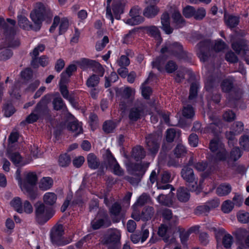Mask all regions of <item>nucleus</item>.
<instances>
[{
    "instance_id": "nucleus-1",
    "label": "nucleus",
    "mask_w": 249,
    "mask_h": 249,
    "mask_svg": "<svg viewBox=\"0 0 249 249\" xmlns=\"http://www.w3.org/2000/svg\"><path fill=\"white\" fill-rule=\"evenodd\" d=\"M226 47V43L221 39L216 41L214 44L212 43L210 39H205L196 45V53L201 61L205 62L208 59L210 50H214V51L219 52L223 51Z\"/></svg>"
},
{
    "instance_id": "nucleus-2",
    "label": "nucleus",
    "mask_w": 249,
    "mask_h": 249,
    "mask_svg": "<svg viewBox=\"0 0 249 249\" xmlns=\"http://www.w3.org/2000/svg\"><path fill=\"white\" fill-rule=\"evenodd\" d=\"M52 15L51 9L47 5L41 2L36 3L34 9L31 12L30 15L31 19L36 25L35 28L36 31L40 30L45 18Z\"/></svg>"
},
{
    "instance_id": "nucleus-3",
    "label": "nucleus",
    "mask_w": 249,
    "mask_h": 249,
    "mask_svg": "<svg viewBox=\"0 0 249 249\" xmlns=\"http://www.w3.org/2000/svg\"><path fill=\"white\" fill-rule=\"evenodd\" d=\"M35 206L36 220L40 224L46 223L54 214L53 210L46 207L44 203L38 202Z\"/></svg>"
},
{
    "instance_id": "nucleus-4",
    "label": "nucleus",
    "mask_w": 249,
    "mask_h": 249,
    "mask_svg": "<svg viewBox=\"0 0 249 249\" xmlns=\"http://www.w3.org/2000/svg\"><path fill=\"white\" fill-rule=\"evenodd\" d=\"M180 175L187 183V185L191 191H195L196 190L198 178L192 168L188 166H183L180 172Z\"/></svg>"
},
{
    "instance_id": "nucleus-5",
    "label": "nucleus",
    "mask_w": 249,
    "mask_h": 249,
    "mask_svg": "<svg viewBox=\"0 0 249 249\" xmlns=\"http://www.w3.org/2000/svg\"><path fill=\"white\" fill-rule=\"evenodd\" d=\"M209 149L213 153H215V158L218 160H225L228 157L224 144L218 139H212L209 143Z\"/></svg>"
},
{
    "instance_id": "nucleus-6",
    "label": "nucleus",
    "mask_w": 249,
    "mask_h": 249,
    "mask_svg": "<svg viewBox=\"0 0 249 249\" xmlns=\"http://www.w3.org/2000/svg\"><path fill=\"white\" fill-rule=\"evenodd\" d=\"M7 21L11 25V26H9L8 25V35L5 36L4 44L1 45V46L3 47H16L18 46L19 45V41L18 39L15 37L16 32L14 26L16 24V21L10 18H7ZM3 43V41L2 40L0 42V44Z\"/></svg>"
},
{
    "instance_id": "nucleus-7",
    "label": "nucleus",
    "mask_w": 249,
    "mask_h": 249,
    "mask_svg": "<svg viewBox=\"0 0 249 249\" xmlns=\"http://www.w3.org/2000/svg\"><path fill=\"white\" fill-rule=\"evenodd\" d=\"M160 137L156 133H150L145 137L146 147L150 153L155 156L160 148Z\"/></svg>"
},
{
    "instance_id": "nucleus-8",
    "label": "nucleus",
    "mask_w": 249,
    "mask_h": 249,
    "mask_svg": "<svg viewBox=\"0 0 249 249\" xmlns=\"http://www.w3.org/2000/svg\"><path fill=\"white\" fill-rule=\"evenodd\" d=\"M152 65L153 68H157L161 72L166 71L168 73H172L178 69V65L173 60L168 61L163 66L162 59L160 57H157L153 60L152 62Z\"/></svg>"
},
{
    "instance_id": "nucleus-9",
    "label": "nucleus",
    "mask_w": 249,
    "mask_h": 249,
    "mask_svg": "<svg viewBox=\"0 0 249 249\" xmlns=\"http://www.w3.org/2000/svg\"><path fill=\"white\" fill-rule=\"evenodd\" d=\"M160 52L179 57L183 53V47L179 42L168 41L163 46Z\"/></svg>"
},
{
    "instance_id": "nucleus-10",
    "label": "nucleus",
    "mask_w": 249,
    "mask_h": 249,
    "mask_svg": "<svg viewBox=\"0 0 249 249\" xmlns=\"http://www.w3.org/2000/svg\"><path fill=\"white\" fill-rule=\"evenodd\" d=\"M121 234L118 230H114L106 235L103 243L109 246V249H119L120 248Z\"/></svg>"
},
{
    "instance_id": "nucleus-11",
    "label": "nucleus",
    "mask_w": 249,
    "mask_h": 249,
    "mask_svg": "<svg viewBox=\"0 0 249 249\" xmlns=\"http://www.w3.org/2000/svg\"><path fill=\"white\" fill-rule=\"evenodd\" d=\"M148 166L147 164L145 167L139 163L135 164L133 165L132 175L133 177L127 176L125 178V179L130 182L132 185H137L141 180L142 176L144 174L146 171V167Z\"/></svg>"
},
{
    "instance_id": "nucleus-12",
    "label": "nucleus",
    "mask_w": 249,
    "mask_h": 249,
    "mask_svg": "<svg viewBox=\"0 0 249 249\" xmlns=\"http://www.w3.org/2000/svg\"><path fill=\"white\" fill-rule=\"evenodd\" d=\"M145 105L142 102L135 104L128 111V117L131 123H134L141 119L145 115Z\"/></svg>"
},
{
    "instance_id": "nucleus-13",
    "label": "nucleus",
    "mask_w": 249,
    "mask_h": 249,
    "mask_svg": "<svg viewBox=\"0 0 249 249\" xmlns=\"http://www.w3.org/2000/svg\"><path fill=\"white\" fill-rule=\"evenodd\" d=\"M111 224L107 212L100 211L98 213V218L91 221V225L93 230H98L101 228H107Z\"/></svg>"
},
{
    "instance_id": "nucleus-14",
    "label": "nucleus",
    "mask_w": 249,
    "mask_h": 249,
    "mask_svg": "<svg viewBox=\"0 0 249 249\" xmlns=\"http://www.w3.org/2000/svg\"><path fill=\"white\" fill-rule=\"evenodd\" d=\"M50 100L51 98L49 95H44L36 105L34 112L38 114L40 117L47 115L49 111L47 105Z\"/></svg>"
},
{
    "instance_id": "nucleus-15",
    "label": "nucleus",
    "mask_w": 249,
    "mask_h": 249,
    "mask_svg": "<svg viewBox=\"0 0 249 249\" xmlns=\"http://www.w3.org/2000/svg\"><path fill=\"white\" fill-rule=\"evenodd\" d=\"M64 234L63 226L61 224L55 225L51 231V239L53 244L61 245V240Z\"/></svg>"
},
{
    "instance_id": "nucleus-16",
    "label": "nucleus",
    "mask_w": 249,
    "mask_h": 249,
    "mask_svg": "<svg viewBox=\"0 0 249 249\" xmlns=\"http://www.w3.org/2000/svg\"><path fill=\"white\" fill-rule=\"evenodd\" d=\"M109 212L113 222L120 221L122 216V208L120 203H114L109 209Z\"/></svg>"
},
{
    "instance_id": "nucleus-17",
    "label": "nucleus",
    "mask_w": 249,
    "mask_h": 249,
    "mask_svg": "<svg viewBox=\"0 0 249 249\" xmlns=\"http://www.w3.org/2000/svg\"><path fill=\"white\" fill-rule=\"evenodd\" d=\"M129 15L131 18L126 20V24L130 25H138L143 21V18L139 15V9L134 7L131 9Z\"/></svg>"
},
{
    "instance_id": "nucleus-18",
    "label": "nucleus",
    "mask_w": 249,
    "mask_h": 249,
    "mask_svg": "<svg viewBox=\"0 0 249 249\" xmlns=\"http://www.w3.org/2000/svg\"><path fill=\"white\" fill-rule=\"evenodd\" d=\"M161 29L167 35L171 34L173 32V28L170 26L169 15L167 12H164L161 16Z\"/></svg>"
},
{
    "instance_id": "nucleus-19",
    "label": "nucleus",
    "mask_w": 249,
    "mask_h": 249,
    "mask_svg": "<svg viewBox=\"0 0 249 249\" xmlns=\"http://www.w3.org/2000/svg\"><path fill=\"white\" fill-rule=\"evenodd\" d=\"M157 3H147L149 5L144 8L143 15L147 18H153L157 16L160 11V9L156 5Z\"/></svg>"
},
{
    "instance_id": "nucleus-20",
    "label": "nucleus",
    "mask_w": 249,
    "mask_h": 249,
    "mask_svg": "<svg viewBox=\"0 0 249 249\" xmlns=\"http://www.w3.org/2000/svg\"><path fill=\"white\" fill-rule=\"evenodd\" d=\"M45 46L44 45L40 44L35 47L33 52L31 53L32 57L31 65L33 68H37L38 67L37 56L40 53L42 52L45 50Z\"/></svg>"
},
{
    "instance_id": "nucleus-21",
    "label": "nucleus",
    "mask_w": 249,
    "mask_h": 249,
    "mask_svg": "<svg viewBox=\"0 0 249 249\" xmlns=\"http://www.w3.org/2000/svg\"><path fill=\"white\" fill-rule=\"evenodd\" d=\"M20 188L30 199L33 200L36 198L38 195L37 190L34 186L29 185L27 183H22L20 185Z\"/></svg>"
},
{
    "instance_id": "nucleus-22",
    "label": "nucleus",
    "mask_w": 249,
    "mask_h": 249,
    "mask_svg": "<svg viewBox=\"0 0 249 249\" xmlns=\"http://www.w3.org/2000/svg\"><path fill=\"white\" fill-rule=\"evenodd\" d=\"M124 4L121 0H114L113 1L112 9L116 19L121 18L120 15L124 13Z\"/></svg>"
},
{
    "instance_id": "nucleus-23",
    "label": "nucleus",
    "mask_w": 249,
    "mask_h": 249,
    "mask_svg": "<svg viewBox=\"0 0 249 249\" xmlns=\"http://www.w3.org/2000/svg\"><path fill=\"white\" fill-rule=\"evenodd\" d=\"M18 23L19 26L25 30H33L36 31L35 28L36 25H33L30 24V21L28 18L23 15H20L18 16Z\"/></svg>"
},
{
    "instance_id": "nucleus-24",
    "label": "nucleus",
    "mask_w": 249,
    "mask_h": 249,
    "mask_svg": "<svg viewBox=\"0 0 249 249\" xmlns=\"http://www.w3.org/2000/svg\"><path fill=\"white\" fill-rule=\"evenodd\" d=\"M209 118L212 122L209 124L208 129L212 132L216 133L220 129L221 125L220 120L215 116H210Z\"/></svg>"
},
{
    "instance_id": "nucleus-25",
    "label": "nucleus",
    "mask_w": 249,
    "mask_h": 249,
    "mask_svg": "<svg viewBox=\"0 0 249 249\" xmlns=\"http://www.w3.org/2000/svg\"><path fill=\"white\" fill-rule=\"evenodd\" d=\"M177 196L179 201L186 202L189 200L190 194L187 188L180 187L177 190Z\"/></svg>"
},
{
    "instance_id": "nucleus-26",
    "label": "nucleus",
    "mask_w": 249,
    "mask_h": 249,
    "mask_svg": "<svg viewBox=\"0 0 249 249\" xmlns=\"http://www.w3.org/2000/svg\"><path fill=\"white\" fill-rule=\"evenodd\" d=\"M77 67L74 64L70 65L61 74V79L60 83H63L66 82L69 78L72 75L73 71H76Z\"/></svg>"
},
{
    "instance_id": "nucleus-27",
    "label": "nucleus",
    "mask_w": 249,
    "mask_h": 249,
    "mask_svg": "<svg viewBox=\"0 0 249 249\" xmlns=\"http://www.w3.org/2000/svg\"><path fill=\"white\" fill-rule=\"evenodd\" d=\"M144 29L148 35L157 39L159 43H161L162 39L160 36V32L156 26H146L144 28Z\"/></svg>"
},
{
    "instance_id": "nucleus-28",
    "label": "nucleus",
    "mask_w": 249,
    "mask_h": 249,
    "mask_svg": "<svg viewBox=\"0 0 249 249\" xmlns=\"http://www.w3.org/2000/svg\"><path fill=\"white\" fill-rule=\"evenodd\" d=\"M232 48L237 54H239L242 51L246 52L248 50L246 41L243 39H240L233 42L232 43Z\"/></svg>"
},
{
    "instance_id": "nucleus-29",
    "label": "nucleus",
    "mask_w": 249,
    "mask_h": 249,
    "mask_svg": "<svg viewBox=\"0 0 249 249\" xmlns=\"http://www.w3.org/2000/svg\"><path fill=\"white\" fill-rule=\"evenodd\" d=\"M53 179L49 177H43L39 181L38 186L40 190L46 191L50 189L53 185Z\"/></svg>"
},
{
    "instance_id": "nucleus-30",
    "label": "nucleus",
    "mask_w": 249,
    "mask_h": 249,
    "mask_svg": "<svg viewBox=\"0 0 249 249\" xmlns=\"http://www.w3.org/2000/svg\"><path fill=\"white\" fill-rule=\"evenodd\" d=\"M145 156V151L143 147L137 146L132 151V157L137 161L143 159Z\"/></svg>"
},
{
    "instance_id": "nucleus-31",
    "label": "nucleus",
    "mask_w": 249,
    "mask_h": 249,
    "mask_svg": "<svg viewBox=\"0 0 249 249\" xmlns=\"http://www.w3.org/2000/svg\"><path fill=\"white\" fill-rule=\"evenodd\" d=\"M161 214L164 218L166 221L171 220V226H174L176 225L178 220L177 218L173 217L172 211L170 209L165 208L161 210Z\"/></svg>"
},
{
    "instance_id": "nucleus-32",
    "label": "nucleus",
    "mask_w": 249,
    "mask_h": 249,
    "mask_svg": "<svg viewBox=\"0 0 249 249\" xmlns=\"http://www.w3.org/2000/svg\"><path fill=\"white\" fill-rule=\"evenodd\" d=\"M89 167L92 169H96L100 165L99 160L93 153H89L87 156Z\"/></svg>"
},
{
    "instance_id": "nucleus-33",
    "label": "nucleus",
    "mask_w": 249,
    "mask_h": 249,
    "mask_svg": "<svg viewBox=\"0 0 249 249\" xmlns=\"http://www.w3.org/2000/svg\"><path fill=\"white\" fill-rule=\"evenodd\" d=\"M231 191V186L227 183L220 184L216 189V193L219 196L228 195Z\"/></svg>"
},
{
    "instance_id": "nucleus-34",
    "label": "nucleus",
    "mask_w": 249,
    "mask_h": 249,
    "mask_svg": "<svg viewBox=\"0 0 249 249\" xmlns=\"http://www.w3.org/2000/svg\"><path fill=\"white\" fill-rule=\"evenodd\" d=\"M225 22L228 27L230 28H233L238 25L239 17L233 15L225 16Z\"/></svg>"
},
{
    "instance_id": "nucleus-35",
    "label": "nucleus",
    "mask_w": 249,
    "mask_h": 249,
    "mask_svg": "<svg viewBox=\"0 0 249 249\" xmlns=\"http://www.w3.org/2000/svg\"><path fill=\"white\" fill-rule=\"evenodd\" d=\"M218 80L213 76L208 77L205 81V88L208 91H211L213 89L218 85Z\"/></svg>"
},
{
    "instance_id": "nucleus-36",
    "label": "nucleus",
    "mask_w": 249,
    "mask_h": 249,
    "mask_svg": "<svg viewBox=\"0 0 249 249\" xmlns=\"http://www.w3.org/2000/svg\"><path fill=\"white\" fill-rule=\"evenodd\" d=\"M57 196L52 192L46 193L43 196L44 203L48 205H53L56 202Z\"/></svg>"
},
{
    "instance_id": "nucleus-37",
    "label": "nucleus",
    "mask_w": 249,
    "mask_h": 249,
    "mask_svg": "<svg viewBox=\"0 0 249 249\" xmlns=\"http://www.w3.org/2000/svg\"><path fill=\"white\" fill-rule=\"evenodd\" d=\"M172 17L177 28H180L184 25L185 20L178 11H175Z\"/></svg>"
},
{
    "instance_id": "nucleus-38",
    "label": "nucleus",
    "mask_w": 249,
    "mask_h": 249,
    "mask_svg": "<svg viewBox=\"0 0 249 249\" xmlns=\"http://www.w3.org/2000/svg\"><path fill=\"white\" fill-rule=\"evenodd\" d=\"M233 80L231 78L224 79L221 84V88L223 91L229 92L233 88Z\"/></svg>"
},
{
    "instance_id": "nucleus-39",
    "label": "nucleus",
    "mask_w": 249,
    "mask_h": 249,
    "mask_svg": "<svg viewBox=\"0 0 249 249\" xmlns=\"http://www.w3.org/2000/svg\"><path fill=\"white\" fill-rule=\"evenodd\" d=\"M53 108L55 110H67V107L63 99L60 97H55L53 101Z\"/></svg>"
},
{
    "instance_id": "nucleus-40",
    "label": "nucleus",
    "mask_w": 249,
    "mask_h": 249,
    "mask_svg": "<svg viewBox=\"0 0 249 249\" xmlns=\"http://www.w3.org/2000/svg\"><path fill=\"white\" fill-rule=\"evenodd\" d=\"M142 220L148 221L150 219L154 213V210L152 207H145L142 212Z\"/></svg>"
},
{
    "instance_id": "nucleus-41",
    "label": "nucleus",
    "mask_w": 249,
    "mask_h": 249,
    "mask_svg": "<svg viewBox=\"0 0 249 249\" xmlns=\"http://www.w3.org/2000/svg\"><path fill=\"white\" fill-rule=\"evenodd\" d=\"M104 159L105 163L107 164L109 167H112L113 165L117 162L115 158L112 155L111 151L109 149H107L106 153L104 156Z\"/></svg>"
},
{
    "instance_id": "nucleus-42",
    "label": "nucleus",
    "mask_w": 249,
    "mask_h": 249,
    "mask_svg": "<svg viewBox=\"0 0 249 249\" xmlns=\"http://www.w3.org/2000/svg\"><path fill=\"white\" fill-rule=\"evenodd\" d=\"M100 82V77L96 74L91 75L86 81V85L88 88L97 87Z\"/></svg>"
},
{
    "instance_id": "nucleus-43",
    "label": "nucleus",
    "mask_w": 249,
    "mask_h": 249,
    "mask_svg": "<svg viewBox=\"0 0 249 249\" xmlns=\"http://www.w3.org/2000/svg\"><path fill=\"white\" fill-rule=\"evenodd\" d=\"M95 62V60L83 58L80 60L77 63L81 69L85 70L92 68Z\"/></svg>"
},
{
    "instance_id": "nucleus-44",
    "label": "nucleus",
    "mask_w": 249,
    "mask_h": 249,
    "mask_svg": "<svg viewBox=\"0 0 249 249\" xmlns=\"http://www.w3.org/2000/svg\"><path fill=\"white\" fill-rule=\"evenodd\" d=\"M68 129L75 132L76 136L82 133L83 131L81 124L77 122L70 123L68 125Z\"/></svg>"
},
{
    "instance_id": "nucleus-45",
    "label": "nucleus",
    "mask_w": 249,
    "mask_h": 249,
    "mask_svg": "<svg viewBox=\"0 0 249 249\" xmlns=\"http://www.w3.org/2000/svg\"><path fill=\"white\" fill-rule=\"evenodd\" d=\"M173 152L176 157L178 159L184 156L187 152V150L183 145L178 144L176 146Z\"/></svg>"
},
{
    "instance_id": "nucleus-46",
    "label": "nucleus",
    "mask_w": 249,
    "mask_h": 249,
    "mask_svg": "<svg viewBox=\"0 0 249 249\" xmlns=\"http://www.w3.org/2000/svg\"><path fill=\"white\" fill-rule=\"evenodd\" d=\"M11 205L18 213H23V208L22 207L21 200L18 197L13 198L10 202Z\"/></svg>"
},
{
    "instance_id": "nucleus-47",
    "label": "nucleus",
    "mask_w": 249,
    "mask_h": 249,
    "mask_svg": "<svg viewBox=\"0 0 249 249\" xmlns=\"http://www.w3.org/2000/svg\"><path fill=\"white\" fill-rule=\"evenodd\" d=\"M37 180V177L36 173L30 172L25 177V181L23 183H27L29 185L34 186Z\"/></svg>"
},
{
    "instance_id": "nucleus-48",
    "label": "nucleus",
    "mask_w": 249,
    "mask_h": 249,
    "mask_svg": "<svg viewBox=\"0 0 249 249\" xmlns=\"http://www.w3.org/2000/svg\"><path fill=\"white\" fill-rule=\"evenodd\" d=\"M116 126V124L111 120L106 121L103 125V130L107 133L113 132Z\"/></svg>"
},
{
    "instance_id": "nucleus-49",
    "label": "nucleus",
    "mask_w": 249,
    "mask_h": 249,
    "mask_svg": "<svg viewBox=\"0 0 249 249\" xmlns=\"http://www.w3.org/2000/svg\"><path fill=\"white\" fill-rule=\"evenodd\" d=\"M182 115L186 118H193L195 116V111L193 107L190 105L184 106L182 109Z\"/></svg>"
},
{
    "instance_id": "nucleus-50",
    "label": "nucleus",
    "mask_w": 249,
    "mask_h": 249,
    "mask_svg": "<svg viewBox=\"0 0 249 249\" xmlns=\"http://www.w3.org/2000/svg\"><path fill=\"white\" fill-rule=\"evenodd\" d=\"M71 161L70 156L67 154L61 155L58 159L59 164L60 166L66 167L69 165Z\"/></svg>"
},
{
    "instance_id": "nucleus-51",
    "label": "nucleus",
    "mask_w": 249,
    "mask_h": 249,
    "mask_svg": "<svg viewBox=\"0 0 249 249\" xmlns=\"http://www.w3.org/2000/svg\"><path fill=\"white\" fill-rule=\"evenodd\" d=\"M8 158L11 161L17 166H18L21 161V156L18 152H13L10 153Z\"/></svg>"
},
{
    "instance_id": "nucleus-52",
    "label": "nucleus",
    "mask_w": 249,
    "mask_h": 249,
    "mask_svg": "<svg viewBox=\"0 0 249 249\" xmlns=\"http://www.w3.org/2000/svg\"><path fill=\"white\" fill-rule=\"evenodd\" d=\"M157 200L160 203L165 206H170L172 204L171 199L167 196L162 194H160L158 196Z\"/></svg>"
},
{
    "instance_id": "nucleus-53",
    "label": "nucleus",
    "mask_w": 249,
    "mask_h": 249,
    "mask_svg": "<svg viewBox=\"0 0 249 249\" xmlns=\"http://www.w3.org/2000/svg\"><path fill=\"white\" fill-rule=\"evenodd\" d=\"M150 199L149 196L146 194V193H143L138 198L137 202L135 203V205H134V207H135L136 205H139L140 206H142L144 204L147 202V201Z\"/></svg>"
},
{
    "instance_id": "nucleus-54",
    "label": "nucleus",
    "mask_w": 249,
    "mask_h": 249,
    "mask_svg": "<svg viewBox=\"0 0 249 249\" xmlns=\"http://www.w3.org/2000/svg\"><path fill=\"white\" fill-rule=\"evenodd\" d=\"M3 110L4 116L6 117H9L12 116L15 112V109L13 106L11 104H7L4 105Z\"/></svg>"
},
{
    "instance_id": "nucleus-55",
    "label": "nucleus",
    "mask_w": 249,
    "mask_h": 249,
    "mask_svg": "<svg viewBox=\"0 0 249 249\" xmlns=\"http://www.w3.org/2000/svg\"><path fill=\"white\" fill-rule=\"evenodd\" d=\"M240 146L245 150H249V136L243 135L239 139Z\"/></svg>"
},
{
    "instance_id": "nucleus-56",
    "label": "nucleus",
    "mask_w": 249,
    "mask_h": 249,
    "mask_svg": "<svg viewBox=\"0 0 249 249\" xmlns=\"http://www.w3.org/2000/svg\"><path fill=\"white\" fill-rule=\"evenodd\" d=\"M91 69L93 71L98 74L99 77L103 76L105 73V70L99 63L96 61Z\"/></svg>"
},
{
    "instance_id": "nucleus-57",
    "label": "nucleus",
    "mask_w": 249,
    "mask_h": 249,
    "mask_svg": "<svg viewBox=\"0 0 249 249\" xmlns=\"http://www.w3.org/2000/svg\"><path fill=\"white\" fill-rule=\"evenodd\" d=\"M198 85L196 83H193L190 87L189 99L192 100L196 98L197 95Z\"/></svg>"
},
{
    "instance_id": "nucleus-58",
    "label": "nucleus",
    "mask_w": 249,
    "mask_h": 249,
    "mask_svg": "<svg viewBox=\"0 0 249 249\" xmlns=\"http://www.w3.org/2000/svg\"><path fill=\"white\" fill-rule=\"evenodd\" d=\"M234 204L231 201H225L222 205V210L224 213H229L233 208Z\"/></svg>"
},
{
    "instance_id": "nucleus-59",
    "label": "nucleus",
    "mask_w": 249,
    "mask_h": 249,
    "mask_svg": "<svg viewBox=\"0 0 249 249\" xmlns=\"http://www.w3.org/2000/svg\"><path fill=\"white\" fill-rule=\"evenodd\" d=\"M231 129L235 134H240L244 130V124L241 122H235L231 126Z\"/></svg>"
},
{
    "instance_id": "nucleus-60",
    "label": "nucleus",
    "mask_w": 249,
    "mask_h": 249,
    "mask_svg": "<svg viewBox=\"0 0 249 249\" xmlns=\"http://www.w3.org/2000/svg\"><path fill=\"white\" fill-rule=\"evenodd\" d=\"M59 23H60L59 26V35H62L67 31L69 27V21L67 18H63L61 20L60 19Z\"/></svg>"
},
{
    "instance_id": "nucleus-61",
    "label": "nucleus",
    "mask_w": 249,
    "mask_h": 249,
    "mask_svg": "<svg viewBox=\"0 0 249 249\" xmlns=\"http://www.w3.org/2000/svg\"><path fill=\"white\" fill-rule=\"evenodd\" d=\"M233 243V237L230 234H225L223 237L222 244L226 248H231Z\"/></svg>"
},
{
    "instance_id": "nucleus-62",
    "label": "nucleus",
    "mask_w": 249,
    "mask_h": 249,
    "mask_svg": "<svg viewBox=\"0 0 249 249\" xmlns=\"http://www.w3.org/2000/svg\"><path fill=\"white\" fill-rule=\"evenodd\" d=\"M210 211V208L206 203L204 205L199 206L196 208V213L197 214L207 215Z\"/></svg>"
},
{
    "instance_id": "nucleus-63",
    "label": "nucleus",
    "mask_w": 249,
    "mask_h": 249,
    "mask_svg": "<svg viewBox=\"0 0 249 249\" xmlns=\"http://www.w3.org/2000/svg\"><path fill=\"white\" fill-rule=\"evenodd\" d=\"M241 156V152L237 147H234L231 152V158L234 161L237 160Z\"/></svg>"
},
{
    "instance_id": "nucleus-64",
    "label": "nucleus",
    "mask_w": 249,
    "mask_h": 249,
    "mask_svg": "<svg viewBox=\"0 0 249 249\" xmlns=\"http://www.w3.org/2000/svg\"><path fill=\"white\" fill-rule=\"evenodd\" d=\"M238 221L243 223L249 222V213L248 212L239 213L237 214Z\"/></svg>"
}]
</instances>
